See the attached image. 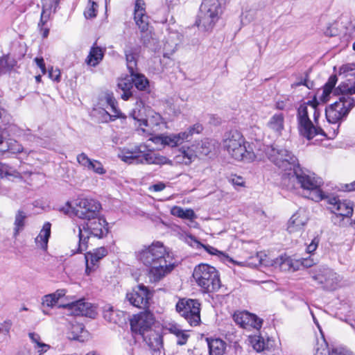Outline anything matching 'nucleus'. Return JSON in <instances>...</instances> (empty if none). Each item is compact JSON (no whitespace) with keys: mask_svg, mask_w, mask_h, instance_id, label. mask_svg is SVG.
I'll list each match as a JSON object with an SVG mask.
<instances>
[{"mask_svg":"<svg viewBox=\"0 0 355 355\" xmlns=\"http://www.w3.org/2000/svg\"><path fill=\"white\" fill-rule=\"evenodd\" d=\"M104 52L101 47L92 46L86 58V63L90 66L96 67L103 60Z\"/></svg>","mask_w":355,"mask_h":355,"instance_id":"nucleus-33","label":"nucleus"},{"mask_svg":"<svg viewBox=\"0 0 355 355\" xmlns=\"http://www.w3.org/2000/svg\"><path fill=\"white\" fill-rule=\"evenodd\" d=\"M211 150L210 142L207 140L195 141L189 145L180 147L173 157V163L190 166L200 156L207 155Z\"/></svg>","mask_w":355,"mask_h":355,"instance_id":"nucleus-6","label":"nucleus"},{"mask_svg":"<svg viewBox=\"0 0 355 355\" xmlns=\"http://www.w3.org/2000/svg\"><path fill=\"white\" fill-rule=\"evenodd\" d=\"M208 346L210 355H223L226 348L225 343L220 338L208 340Z\"/></svg>","mask_w":355,"mask_h":355,"instance_id":"nucleus-35","label":"nucleus"},{"mask_svg":"<svg viewBox=\"0 0 355 355\" xmlns=\"http://www.w3.org/2000/svg\"><path fill=\"white\" fill-rule=\"evenodd\" d=\"M200 304L196 300H181L176 304V310L191 326L200 322Z\"/></svg>","mask_w":355,"mask_h":355,"instance_id":"nucleus-13","label":"nucleus"},{"mask_svg":"<svg viewBox=\"0 0 355 355\" xmlns=\"http://www.w3.org/2000/svg\"><path fill=\"white\" fill-rule=\"evenodd\" d=\"M308 220L307 210L304 208H300L288 220L287 231L291 234L301 235Z\"/></svg>","mask_w":355,"mask_h":355,"instance_id":"nucleus-19","label":"nucleus"},{"mask_svg":"<svg viewBox=\"0 0 355 355\" xmlns=\"http://www.w3.org/2000/svg\"><path fill=\"white\" fill-rule=\"evenodd\" d=\"M315 355H355L349 350L342 347L332 348L331 350L325 348L317 349Z\"/></svg>","mask_w":355,"mask_h":355,"instance_id":"nucleus-39","label":"nucleus"},{"mask_svg":"<svg viewBox=\"0 0 355 355\" xmlns=\"http://www.w3.org/2000/svg\"><path fill=\"white\" fill-rule=\"evenodd\" d=\"M76 160L85 169L92 171L98 175H103L106 173V170L101 162L96 159H90L85 153L78 154Z\"/></svg>","mask_w":355,"mask_h":355,"instance_id":"nucleus-26","label":"nucleus"},{"mask_svg":"<svg viewBox=\"0 0 355 355\" xmlns=\"http://www.w3.org/2000/svg\"><path fill=\"white\" fill-rule=\"evenodd\" d=\"M231 182L235 186L243 187L245 182L241 176L234 175L231 178Z\"/></svg>","mask_w":355,"mask_h":355,"instance_id":"nucleus-58","label":"nucleus"},{"mask_svg":"<svg viewBox=\"0 0 355 355\" xmlns=\"http://www.w3.org/2000/svg\"><path fill=\"white\" fill-rule=\"evenodd\" d=\"M275 263L282 271H291V258L286 254L277 257Z\"/></svg>","mask_w":355,"mask_h":355,"instance_id":"nucleus-45","label":"nucleus"},{"mask_svg":"<svg viewBox=\"0 0 355 355\" xmlns=\"http://www.w3.org/2000/svg\"><path fill=\"white\" fill-rule=\"evenodd\" d=\"M180 41V36L177 33H171L168 38L167 39V43L170 42V46L171 47V51H174L176 49V47L178 44V42Z\"/></svg>","mask_w":355,"mask_h":355,"instance_id":"nucleus-53","label":"nucleus"},{"mask_svg":"<svg viewBox=\"0 0 355 355\" xmlns=\"http://www.w3.org/2000/svg\"><path fill=\"white\" fill-rule=\"evenodd\" d=\"M345 188L347 191H355V181L349 184H345Z\"/></svg>","mask_w":355,"mask_h":355,"instance_id":"nucleus-64","label":"nucleus"},{"mask_svg":"<svg viewBox=\"0 0 355 355\" xmlns=\"http://www.w3.org/2000/svg\"><path fill=\"white\" fill-rule=\"evenodd\" d=\"M107 223L103 218L98 216L87 221L83 229L79 228V244H87L90 241L95 242L107 234Z\"/></svg>","mask_w":355,"mask_h":355,"instance_id":"nucleus-10","label":"nucleus"},{"mask_svg":"<svg viewBox=\"0 0 355 355\" xmlns=\"http://www.w3.org/2000/svg\"><path fill=\"white\" fill-rule=\"evenodd\" d=\"M125 58L127 67L130 73H133L137 67L136 55L131 51H125Z\"/></svg>","mask_w":355,"mask_h":355,"instance_id":"nucleus-51","label":"nucleus"},{"mask_svg":"<svg viewBox=\"0 0 355 355\" xmlns=\"http://www.w3.org/2000/svg\"><path fill=\"white\" fill-rule=\"evenodd\" d=\"M155 319L153 313L148 311L141 312L135 315L130 320V327L132 331L141 334L144 340L152 349H159L162 346L161 337L155 333L150 332V327Z\"/></svg>","mask_w":355,"mask_h":355,"instance_id":"nucleus-4","label":"nucleus"},{"mask_svg":"<svg viewBox=\"0 0 355 355\" xmlns=\"http://www.w3.org/2000/svg\"><path fill=\"white\" fill-rule=\"evenodd\" d=\"M120 313V312L114 311L112 306H107L104 308L103 317L110 322L117 323L118 320L116 317L119 315Z\"/></svg>","mask_w":355,"mask_h":355,"instance_id":"nucleus-49","label":"nucleus"},{"mask_svg":"<svg viewBox=\"0 0 355 355\" xmlns=\"http://www.w3.org/2000/svg\"><path fill=\"white\" fill-rule=\"evenodd\" d=\"M193 277L205 293H211L220 288V280L218 271L208 264H200L194 269Z\"/></svg>","mask_w":355,"mask_h":355,"instance_id":"nucleus-7","label":"nucleus"},{"mask_svg":"<svg viewBox=\"0 0 355 355\" xmlns=\"http://www.w3.org/2000/svg\"><path fill=\"white\" fill-rule=\"evenodd\" d=\"M51 224L49 222H46L40 230L39 235L37 236L36 241L38 243L43 244H47L49 242V238L51 235Z\"/></svg>","mask_w":355,"mask_h":355,"instance_id":"nucleus-44","label":"nucleus"},{"mask_svg":"<svg viewBox=\"0 0 355 355\" xmlns=\"http://www.w3.org/2000/svg\"><path fill=\"white\" fill-rule=\"evenodd\" d=\"M107 254V250L103 246L94 249L92 251L87 252L85 254L86 261L85 273L87 275H89L92 272H94L96 269V263L99 260L105 257Z\"/></svg>","mask_w":355,"mask_h":355,"instance_id":"nucleus-24","label":"nucleus"},{"mask_svg":"<svg viewBox=\"0 0 355 355\" xmlns=\"http://www.w3.org/2000/svg\"><path fill=\"white\" fill-rule=\"evenodd\" d=\"M6 175L13 176L15 178L20 177V174L14 168L0 162V177Z\"/></svg>","mask_w":355,"mask_h":355,"instance_id":"nucleus-50","label":"nucleus"},{"mask_svg":"<svg viewBox=\"0 0 355 355\" xmlns=\"http://www.w3.org/2000/svg\"><path fill=\"white\" fill-rule=\"evenodd\" d=\"M334 92L340 96L338 101L331 104L325 110L328 123L340 122L354 107L355 98L351 96L355 94V81L352 83L347 80L342 82Z\"/></svg>","mask_w":355,"mask_h":355,"instance_id":"nucleus-2","label":"nucleus"},{"mask_svg":"<svg viewBox=\"0 0 355 355\" xmlns=\"http://www.w3.org/2000/svg\"><path fill=\"white\" fill-rule=\"evenodd\" d=\"M223 146L228 155L236 161L252 162L256 158L252 145L238 130H232L225 135Z\"/></svg>","mask_w":355,"mask_h":355,"instance_id":"nucleus-3","label":"nucleus"},{"mask_svg":"<svg viewBox=\"0 0 355 355\" xmlns=\"http://www.w3.org/2000/svg\"><path fill=\"white\" fill-rule=\"evenodd\" d=\"M152 293L143 284H139L126 294V299L134 306L146 308Z\"/></svg>","mask_w":355,"mask_h":355,"instance_id":"nucleus-17","label":"nucleus"},{"mask_svg":"<svg viewBox=\"0 0 355 355\" xmlns=\"http://www.w3.org/2000/svg\"><path fill=\"white\" fill-rule=\"evenodd\" d=\"M28 337L32 343L35 344L34 348L37 349L38 355H42L50 349V345L41 341V338L39 334L31 332L28 334Z\"/></svg>","mask_w":355,"mask_h":355,"instance_id":"nucleus-38","label":"nucleus"},{"mask_svg":"<svg viewBox=\"0 0 355 355\" xmlns=\"http://www.w3.org/2000/svg\"><path fill=\"white\" fill-rule=\"evenodd\" d=\"M166 329L170 333L176 336L178 345H182L187 343L189 336L187 332L182 330L178 325L175 324H168Z\"/></svg>","mask_w":355,"mask_h":355,"instance_id":"nucleus-37","label":"nucleus"},{"mask_svg":"<svg viewBox=\"0 0 355 355\" xmlns=\"http://www.w3.org/2000/svg\"><path fill=\"white\" fill-rule=\"evenodd\" d=\"M16 64V61L9 55L0 58V74L10 71Z\"/></svg>","mask_w":355,"mask_h":355,"instance_id":"nucleus-41","label":"nucleus"},{"mask_svg":"<svg viewBox=\"0 0 355 355\" xmlns=\"http://www.w3.org/2000/svg\"><path fill=\"white\" fill-rule=\"evenodd\" d=\"M355 69V64H347L345 65H343L340 70L343 71L344 72L348 71H352Z\"/></svg>","mask_w":355,"mask_h":355,"instance_id":"nucleus-62","label":"nucleus"},{"mask_svg":"<svg viewBox=\"0 0 355 355\" xmlns=\"http://www.w3.org/2000/svg\"><path fill=\"white\" fill-rule=\"evenodd\" d=\"M146 146L138 144L132 146L124 147L119 150L118 157L124 162L128 164H144L143 154Z\"/></svg>","mask_w":355,"mask_h":355,"instance_id":"nucleus-20","label":"nucleus"},{"mask_svg":"<svg viewBox=\"0 0 355 355\" xmlns=\"http://www.w3.org/2000/svg\"><path fill=\"white\" fill-rule=\"evenodd\" d=\"M248 339L253 349L257 352H263L268 348V340H266L260 334L250 335L248 336Z\"/></svg>","mask_w":355,"mask_h":355,"instance_id":"nucleus-34","label":"nucleus"},{"mask_svg":"<svg viewBox=\"0 0 355 355\" xmlns=\"http://www.w3.org/2000/svg\"><path fill=\"white\" fill-rule=\"evenodd\" d=\"M51 2L53 3V5L49 6L46 3H44L42 6V11L41 14V19L39 23V26H43L48 21L50 15L51 13V9L54 7V10L58 4V0H50Z\"/></svg>","mask_w":355,"mask_h":355,"instance_id":"nucleus-42","label":"nucleus"},{"mask_svg":"<svg viewBox=\"0 0 355 355\" xmlns=\"http://www.w3.org/2000/svg\"><path fill=\"white\" fill-rule=\"evenodd\" d=\"M320 113L315 102L309 101L301 105L297 110V120L300 134L308 139H313L318 135L334 138L338 131L340 122L328 123L324 129L318 127V119Z\"/></svg>","mask_w":355,"mask_h":355,"instance_id":"nucleus-1","label":"nucleus"},{"mask_svg":"<svg viewBox=\"0 0 355 355\" xmlns=\"http://www.w3.org/2000/svg\"><path fill=\"white\" fill-rule=\"evenodd\" d=\"M324 199L327 200L329 205V209L334 214L332 220L335 224L340 225L345 218H350L353 214V203L347 200H341L338 198L333 196H326Z\"/></svg>","mask_w":355,"mask_h":355,"instance_id":"nucleus-12","label":"nucleus"},{"mask_svg":"<svg viewBox=\"0 0 355 355\" xmlns=\"http://www.w3.org/2000/svg\"><path fill=\"white\" fill-rule=\"evenodd\" d=\"M17 128L14 124H10L7 127L0 125V153L10 152L19 153L23 151L22 146L16 140L9 138V132H14L15 135H19Z\"/></svg>","mask_w":355,"mask_h":355,"instance_id":"nucleus-15","label":"nucleus"},{"mask_svg":"<svg viewBox=\"0 0 355 355\" xmlns=\"http://www.w3.org/2000/svg\"><path fill=\"white\" fill-rule=\"evenodd\" d=\"M59 307L67 309L71 314L75 315L94 318L96 313L95 307L83 299L60 304Z\"/></svg>","mask_w":355,"mask_h":355,"instance_id":"nucleus-18","label":"nucleus"},{"mask_svg":"<svg viewBox=\"0 0 355 355\" xmlns=\"http://www.w3.org/2000/svg\"><path fill=\"white\" fill-rule=\"evenodd\" d=\"M197 218L196 214L192 209H182L181 218L182 219H187L193 220Z\"/></svg>","mask_w":355,"mask_h":355,"instance_id":"nucleus-55","label":"nucleus"},{"mask_svg":"<svg viewBox=\"0 0 355 355\" xmlns=\"http://www.w3.org/2000/svg\"><path fill=\"white\" fill-rule=\"evenodd\" d=\"M266 154L269 160L282 171H293L298 166L297 157L284 146L268 147Z\"/></svg>","mask_w":355,"mask_h":355,"instance_id":"nucleus-8","label":"nucleus"},{"mask_svg":"<svg viewBox=\"0 0 355 355\" xmlns=\"http://www.w3.org/2000/svg\"><path fill=\"white\" fill-rule=\"evenodd\" d=\"M186 136L187 135H185L183 132L160 134L150 137L149 140L155 144H161L171 148H175L182 145L184 141H187Z\"/></svg>","mask_w":355,"mask_h":355,"instance_id":"nucleus-22","label":"nucleus"},{"mask_svg":"<svg viewBox=\"0 0 355 355\" xmlns=\"http://www.w3.org/2000/svg\"><path fill=\"white\" fill-rule=\"evenodd\" d=\"M312 278L327 289H334L340 282V277L326 266H320L312 271Z\"/></svg>","mask_w":355,"mask_h":355,"instance_id":"nucleus-16","label":"nucleus"},{"mask_svg":"<svg viewBox=\"0 0 355 355\" xmlns=\"http://www.w3.org/2000/svg\"><path fill=\"white\" fill-rule=\"evenodd\" d=\"M98 4L92 0H89L84 11V15L87 19H92L96 17Z\"/></svg>","mask_w":355,"mask_h":355,"instance_id":"nucleus-48","label":"nucleus"},{"mask_svg":"<svg viewBox=\"0 0 355 355\" xmlns=\"http://www.w3.org/2000/svg\"><path fill=\"white\" fill-rule=\"evenodd\" d=\"M60 76L61 73L59 69L51 68L49 71V76L53 81L59 82L60 80Z\"/></svg>","mask_w":355,"mask_h":355,"instance_id":"nucleus-57","label":"nucleus"},{"mask_svg":"<svg viewBox=\"0 0 355 355\" xmlns=\"http://www.w3.org/2000/svg\"><path fill=\"white\" fill-rule=\"evenodd\" d=\"M144 163L147 164H155V165H168L173 166V161L168 158L167 157L155 153L151 150L144 151L143 154Z\"/></svg>","mask_w":355,"mask_h":355,"instance_id":"nucleus-29","label":"nucleus"},{"mask_svg":"<svg viewBox=\"0 0 355 355\" xmlns=\"http://www.w3.org/2000/svg\"><path fill=\"white\" fill-rule=\"evenodd\" d=\"M68 339L83 342L87 337V332L84 329L82 324L76 322H70L66 332Z\"/></svg>","mask_w":355,"mask_h":355,"instance_id":"nucleus-30","label":"nucleus"},{"mask_svg":"<svg viewBox=\"0 0 355 355\" xmlns=\"http://www.w3.org/2000/svg\"><path fill=\"white\" fill-rule=\"evenodd\" d=\"M304 250L309 256L298 259L291 258L292 265H291V271H296L300 270L302 268H309L318 262V258L315 257V252L317 250L318 245H304Z\"/></svg>","mask_w":355,"mask_h":355,"instance_id":"nucleus-23","label":"nucleus"},{"mask_svg":"<svg viewBox=\"0 0 355 355\" xmlns=\"http://www.w3.org/2000/svg\"><path fill=\"white\" fill-rule=\"evenodd\" d=\"M203 130L202 125L200 123H196L189 126L187 130L182 131L185 134L187 141H189L195 134H200Z\"/></svg>","mask_w":355,"mask_h":355,"instance_id":"nucleus-52","label":"nucleus"},{"mask_svg":"<svg viewBox=\"0 0 355 355\" xmlns=\"http://www.w3.org/2000/svg\"><path fill=\"white\" fill-rule=\"evenodd\" d=\"M234 321L241 328L250 330L259 329L262 326V320L256 315L248 311H236L233 315Z\"/></svg>","mask_w":355,"mask_h":355,"instance_id":"nucleus-21","label":"nucleus"},{"mask_svg":"<svg viewBox=\"0 0 355 355\" xmlns=\"http://www.w3.org/2000/svg\"><path fill=\"white\" fill-rule=\"evenodd\" d=\"M118 88L123 92L121 98L125 101L128 100L132 95L131 92L132 89V79H122L119 80L118 83Z\"/></svg>","mask_w":355,"mask_h":355,"instance_id":"nucleus-40","label":"nucleus"},{"mask_svg":"<svg viewBox=\"0 0 355 355\" xmlns=\"http://www.w3.org/2000/svg\"><path fill=\"white\" fill-rule=\"evenodd\" d=\"M267 128L277 136H280L284 129V116L282 113L272 115L267 123Z\"/></svg>","mask_w":355,"mask_h":355,"instance_id":"nucleus-31","label":"nucleus"},{"mask_svg":"<svg viewBox=\"0 0 355 355\" xmlns=\"http://www.w3.org/2000/svg\"><path fill=\"white\" fill-rule=\"evenodd\" d=\"M104 99L107 103V105L110 107L112 112L114 113L113 116L119 117L121 116V112L116 107V103L112 93H105L104 96Z\"/></svg>","mask_w":355,"mask_h":355,"instance_id":"nucleus-47","label":"nucleus"},{"mask_svg":"<svg viewBox=\"0 0 355 355\" xmlns=\"http://www.w3.org/2000/svg\"><path fill=\"white\" fill-rule=\"evenodd\" d=\"M208 253L212 255H216L219 257H225V254L216 248H215L213 245H201Z\"/></svg>","mask_w":355,"mask_h":355,"instance_id":"nucleus-56","label":"nucleus"},{"mask_svg":"<svg viewBox=\"0 0 355 355\" xmlns=\"http://www.w3.org/2000/svg\"><path fill=\"white\" fill-rule=\"evenodd\" d=\"M182 207L178 206H173L171 209V214L173 216L181 218Z\"/></svg>","mask_w":355,"mask_h":355,"instance_id":"nucleus-61","label":"nucleus"},{"mask_svg":"<svg viewBox=\"0 0 355 355\" xmlns=\"http://www.w3.org/2000/svg\"><path fill=\"white\" fill-rule=\"evenodd\" d=\"M175 266L173 259L171 261L166 263H158L153 265L149 270L148 277L151 282H157L162 279L164 276L169 273Z\"/></svg>","mask_w":355,"mask_h":355,"instance_id":"nucleus-25","label":"nucleus"},{"mask_svg":"<svg viewBox=\"0 0 355 355\" xmlns=\"http://www.w3.org/2000/svg\"><path fill=\"white\" fill-rule=\"evenodd\" d=\"M153 190L155 191H161L165 189V184L164 183H158L155 184L153 186Z\"/></svg>","mask_w":355,"mask_h":355,"instance_id":"nucleus-63","label":"nucleus"},{"mask_svg":"<svg viewBox=\"0 0 355 355\" xmlns=\"http://www.w3.org/2000/svg\"><path fill=\"white\" fill-rule=\"evenodd\" d=\"M58 303V301L53 297V295L48 294L44 295L42 300V304L43 306L48 307H53Z\"/></svg>","mask_w":355,"mask_h":355,"instance_id":"nucleus-54","label":"nucleus"},{"mask_svg":"<svg viewBox=\"0 0 355 355\" xmlns=\"http://www.w3.org/2000/svg\"><path fill=\"white\" fill-rule=\"evenodd\" d=\"M337 80L338 79L336 75H333L329 77L327 83L323 87L322 95L321 97L323 101H327L328 100L329 96L332 92V90L334 88Z\"/></svg>","mask_w":355,"mask_h":355,"instance_id":"nucleus-43","label":"nucleus"},{"mask_svg":"<svg viewBox=\"0 0 355 355\" xmlns=\"http://www.w3.org/2000/svg\"><path fill=\"white\" fill-rule=\"evenodd\" d=\"M135 21L141 32L146 33L148 30V17L146 15L144 0H136L134 13Z\"/></svg>","mask_w":355,"mask_h":355,"instance_id":"nucleus-27","label":"nucleus"},{"mask_svg":"<svg viewBox=\"0 0 355 355\" xmlns=\"http://www.w3.org/2000/svg\"><path fill=\"white\" fill-rule=\"evenodd\" d=\"M35 62L37 67L41 69L42 73L45 74L46 73L44 60L42 58H35Z\"/></svg>","mask_w":355,"mask_h":355,"instance_id":"nucleus-59","label":"nucleus"},{"mask_svg":"<svg viewBox=\"0 0 355 355\" xmlns=\"http://www.w3.org/2000/svg\"><path fill=\"white\" fill-rule=\"evenodd\" d=\"M139 259L146 265L166 263L173 259V253L164 245H148L139 253Z\"/></svg>","mask_w":355,"mask_h":355,"instance_id":"nucleus-11","label":"nucleus"},{"mask_svg":"<svg viewBox=\"0 0 355 355\" xmlns=\"http://www.w3.org/2000/svg\"><path fill=\"white\" fill-rule=\"evenodd\" d=\"M295 167L293 173H288V180L291 182L297 181L300 187L306 193V196L315 202L324 200V193L320 189L322 181L314 175H310L301 169Z\"/></svg>","mask_w":355,"mask_h":355,"instance_id":"nucleus-5","label":"nucleus"},{"mask_svg":"<svg viewBox=\"0 0 355 355\" xmlns=\"http://www.w3.org/2000/svg\"><path fill=\"white\" fill-rule=\"evenodd\" d=\"M67 293V291L65 289H58L55 292L51 293L53 296V297H55V299L58 302V300L64 297L65 295Z\"/></svg>","mask_w":355,"mask_h":355,"instance_id":"nucleus-60","label":"nucleus"},{"mask_svg":"<svg viewBox=\"0 0 355 355\" xmlns=\"http://www.w3.org/2000/svg\"><path fill=\"white\" fill-rule=\"evenodd\" d=\"M130 115L139 123V126H142V123L148 115V111L144 107L143 102L137 101L135 108L131 111Z\"/></svg>","mask_w":355,"mask_h":355,"instance_id":"nucleus-32","label":"nucleus"},{"mask_svg":"<svg viewBox=\"0 0 355 355\" xmlns=\"http://www.w3.org/2000/svg\"><path fill=\"white\" fill-rule=\"evenodd\" d=\"M130 75L132 84L137 89L146 91L148 88L149 82L144 75L137 73L136 71H134L133 73H130Z\"/></svg>","mask_w":355,"mask_h":355,"instance_id":"nucleus-36","label":"nucleus"},{"mask_svg":"<svg viewBox=\"0 0 355 355\" xmlns=\"http://www.w3.org/2000/svg\"><path fill=\"white\" fill-rule=\"evenodd\" d=\"M26 218V214L22 211H18L15 219V234H18L20 231L24 229L25 225V220Z\"/></svg>","mask_w":355,"mask_h":355,"instance_id":"nucleus-46","label":"nucleus"},{"mask_svg":"<svg viewBox=\"0 0 355 355\" xmlns=\"http://www.w3.org/2000/svg\"><path fill=\"white\" fill-rule=\"evenodd\" d=\"M220 3L218 0H204L200 8L197 26L200 29L209 31L219 18Z\"/></svg>","mask_w":355,"mask_h":355,"instance_id":"nucleus-9","label":"nucleus"},{"mask_svg":"<svg viewBox=\"0 0 355 355\" xmlns=\"http://www.w3.org/2000/svg\"><path fill=\"white\" fill-rule=\"evenodd\" d=\"M162 119L159 114L150 110H148V115L142 123L145 128L141 127L143 132L152 135L153 132L158 130L159 125L162 123Z\"/></svg>","mask_w":355,"mask_h":355,"instance_id":"nucleus-28","label":"nucleus"},{"mask_svg":"<svg viewBox=\"0 0 355 355\" xmlns=\"http://www.w3.org/2000/svg\"><path fill=\"white\" fill-rule=\"evenodd\" d=\"M101 208V204L92 198H80L73 209L77 217L88 220L98 216Z\"/></svg>","mask_w":355,"mask_h":355,"instance_id":"nucleus-14","label":"nucleus"}]
</instances>
